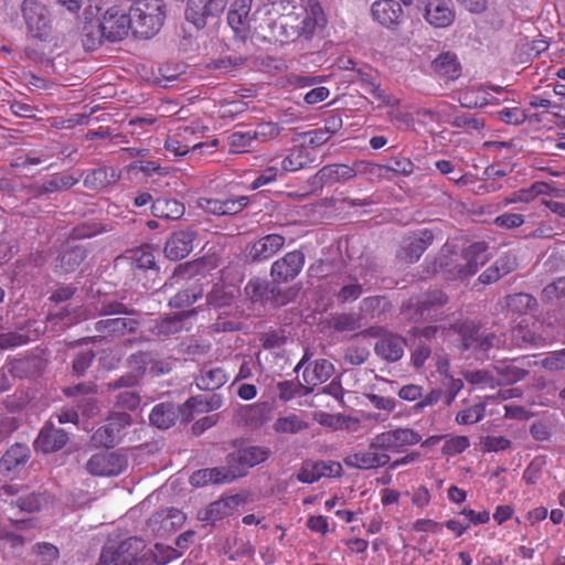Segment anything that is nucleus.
Listing matches in <instances>:
<instances>
[{"instance_id":"1","label":"nucleus","mask_w":565,"mask_h":565,"mask_svg":"<svg viewBox=\"0 0 565 565\" xmlns=\"http://www.w3.org/2000/svg\"><path fill=\"white\" fill-rule=\"evenodd\" d=\"M132 33L139 38H151L161 29L166 12L162 0H136L129 9Z\"/></svg>"},{"instance_id":"2","label":"nucleus","mask_w":565,"mask_h":565,"mask_svg":"<svg viewBox=\"0 0 565 565\" xmlns=\"http://www.w3.org/2000/svg\"><path fill=\"white\" fill-rule=\"evenodd\" d=\"M146 543L139 537H128L120 542L109 541L102 550V564L105 565H142L140 554Z\"/></svg>"},{"instance_id":"3","label":"nucleus","mask_w":565,"mask_h":565,"mask_svg":"<svg viewBox=\"0 0 565 565\" xmlns=\"http://www.w3.org/2000/svg\"><path fill=\"white\" fill-rule=\"evenodd\" d=\"M489 245L479 241L466 247L455 265H450L448 274L450 279H465L477 273L480 266L489 259ZM449 266V264H447Z\"/></svg>"},{"instance_id":"4","label":"nucleus","mask_w":565,"mask_h":565,"mask_svg":"<svg viewBox=\"0 0 565 565\" xmlns=\"http://www.w3.org/2000/svg\"><path fill=\"white\" fill-rule=\"evenodd\" d=\"M21 13L28 32L39 40H45L52 29L51 14L47 8L38 0H23Z\"/></svg>"},{"instance_id":"5","label":"nucleus","mask_w":565,"mask_h":565,"mask_svg":"<svg viewBox=\"0 0 565 565\" xmlns=\"http://www.w3.org/2000/svg\"><path fill=\"white\" fill-rule=\"evenodd\" d=\"M132 423L127 412H111L106 423L100 426L92 436L95 446L111 448L117 445L124 435V430Z\"/></svg>"},{"instance_id":"6","label":"nucleus","mask_w":565,"mask_h":565,"mask_svg":"<svg viewBox=\"0 0 565 565\" xmlns=\"http://www.w3.org/2000/svg\"><path fill=\"white\" fill-rule=\"evenodd\" d=\"M270 450L262 446H246L227 454L225 462L228 465L235 480L244 477L248 469L268 459Z\"/></svg>"},{"instance_id":"7","label":"nucleus","mask_w":565,"mask_h":565,"mask_svg":"<svg viewBox=\"0 0 565 565\" xmlns=\"http://www.w3.org/2000/svg\"><path fill=\"white\" fill-rule=\"evenodd\" d=\"M374 169L376 166L364 161H355L352 166L327 164L315 174V182L320 185L345 182L359 174L373 173Z\"/></svg>"},{"instance_id":"8","label":"nucleus","mask_w":565,"mask_h":565,"mask_svg":"<svg viewBox=\"0 0 565 565\" xmlns=\"http://www.w3.org/2000/svg\"><path fill=\"white\" fill-rule=\"evenodd\" d=\"M132 31L129 11L113 6L108 8L98 24V32L109 42L121 41Z\"/></svg>"},{"instance_id":"9","label":"nucleus","mask_w":565,"mask_h":565,"mask_svg":"<svg viewBox=\"0 0 565 565\" xmlns=\"http://www.w3.org/2000/svg\"><path fill=\"white\" fill-rule=\"evenodd\" d=\"M422 441V436L411 428H396L383 431L373 437V445L381 447L384 452H402L404 447Z\"/></svg>"},{"instance_id":"10","label":"nucleus","mask_w":565,"mask_h":565,"mask_svg":"<svg viewBox=\"0 0 565 565\" xmlns=\"http://www.w3.org/2000/svg\"><path fill=\"white\" fill-rule=\"evenodd\" d=\"M391 461V456L381 447L373 445L371 439L367 449L347 455L343 462L347 467L360 470H372L385 467Z\"/></svg>"},{"instance_id":"11","label":"nucleus","mask_w":565,"mask_h":565,"mask_svg":"<svg viewBox=\"0 0 565 565\" xmlns=\"http://www.w3.org/2000/svg\"><path fill=\"white\" fill-rule=\"evenodd\" d=\"M128 460L118 452H98L86 462V470L92 476H118L126 470Z\"/></svg>"},{"instance_id":"12","label":"nucleus","mask_w":565,"mask_h":565,"mask_svg":"<svg viewBox=\"0 0 565 565\" xmlns=\"http://www.w3.org/2000/svg\"><path fill=\"white\" fill-rule=\"evenodd\" d=\"M462 350H472L478 353H487L491 348H499L504 343L501 335L493 332L486 333L473 324L466 323L461 330Z\"/></svg>"},{"instance_id":"13","label":"nucleus","mask_w":565,"mask_h":565,"mask_svg":"<svg viewBox=\"0 0 565 565\" xmlns=\"http://www.w3.org/2000/svg\"><path fill=\"white\" fill-rule=\"evenodd\" d=\"M286 238L280 234H268L253 243L245 249V260L248 264H258L270 259L285 245Z\"/></svg>"},{"instance_id":"14","label":"nucleus","mask_w":565,"mask_h":565,"mask_svg":"<svg viewBox=\"0 0 565 565\" xmlns=\"http://www.w3.org/2000/svg\"><path fill=\"white\" fill-rule=\"evenodd\" d=\"M418 7L426 22L434 28H447L455 21L451 0H418Z\"/></svg>"},{"instance_id":"15","label":"nucleus","mask_w":565,"mask_h":565,"mask_svg":"<svg viewBox=\"0 0 565 565\" xmlns=\"http://www.w3.org/2000/svg\"><path fill=\"white\" fill-rule=\"evenodd\" d=\"M371 14L374 21L392 31L397 30L406 20L403 6L397 0L374 1Z\"/></svg>"},{"instance_id":"16","label":"nucleus","mask_w":565,"mask_h":565,"mask_svg":"<svg viewBox=\"0 0 565 565\" xmlns=\"http://www.w3.org/2000/svg\"><path fill=\"white\" fill-rule=\"evenodd\" d=\"M342 466L337 461L324 460H305L301 463L297 480L301 483H313L321 478L340 477L342 475Z\"/></svg>"},{"instance_id":"17","label":"nucleus","mask_w":565,"mask_h":565,"mask_svg":"<svg viewBox=\"0 0 565 565\" xmlns=\"http://www.w3.org/2000/svg\"><path fill=\"white\" fill-rule=\"evenodd\" d=\"M227 0H188L185 19L202 29L206 24L207 18H214L221 14Z\"/></svg>"},{"instance_id":"18","label":"nucleus","mask_w":565,"mask_h":565,"mask_svg":"<svg viewBox=\"0 0 565 565\" xmlns=\"http://www.w3.org/2000/svg\"><path fill=\"white\" fill-rule=\"evenodd\" d=\"M305 265V255L300 250H292L275 260L270 267V276L277 284L295 279Z\"/></svg>"},{"instance_id":"19","label":"nucleus","mask_w":565,"mask_h":565,"mask_svg":"<svg viewBox=\"0 0 565 565\" xmlns=\"http://www.w3.org/2000/svg\"><path fill=\"white\" fill-rule=\"evenodd\" d=\"M249 199L241 195L237 198H228L224 200L213 198H199L196 205L202 211L216 215L226 216L235 215L242 212L248 204Z\"/></svg>"},{"instance_id":"20","label":"nucleus","mask_w":565,"mask_h":565,"mask_svg":"<svg viewBox=\"0 0 565 565\" xmlns=\"http://www.w3.org/2000/svg\"><path fill=\"white\" fill-rule=\"evenodd\" d=\"M532 362L525 358L513 360H501L493 365V370L498 374V385L514 384L522 381L530 372Z\"/></svg>"},{"instance_id":"21","label":"nucleus","mask_w":565,"mask_h":565,"mask_svg":"<svg viewBox=\"0 0 565 565\" xmlns=\"http://www.w3.org/2000/svg\"><path fill=\"white\" fill-rule=\"evenodd\" d=\"M184 521L185 515L180 510L167 508L152 514L148 526L157 535L164 536L181 527Z\"/></svg>"},{"instance_id":"22","label":"nucleus","mask_w":565,"mask_h":565,"mask_svg":"<svg viewBox=\"0 0 565 565\" xmlns=\"http://www.w3.org/2000/svg\"><path fill=\"white\" fill-rule=\"evenodd\" d=\"M434 235L429 230L418 231L403 239L397 256L406 263H414L419 259L423 253L433 243Z\"/></svg>"},{"instance_id":"23","label":"nucleus","mask_w":565,"mask_h":565,"mask_svg":"<svg viewBox=\"0 0 565 565\" xmlns=\"http://www.w3.org/2000/svg\"><path fill=\"white\" fill-rule=\"evenodd\" d=\"M196 233L192 230H182L172 233L164 245V255L171 260L186 257L194 247Z\"/></svg>"},{"instance_id":"24","label":"nucleus","mask_w":565,"mask_h":565,"mask_svg":"<svg viewBox=\"0 0 565 565\" xmlns=\"http://www.w3.org/2000/svg\"><path fill=\"white\" fill-rule=\"evenodd\" d=\"M67 440L68 435L64 429L45 424L34 441V447L38 451L50 454L62 449Z\"/></svg>"},{"instance_id":"25","label":"nucleus","mask_w":565,"mask_h":565,"mask_svg":"<svg viewBox=\"0 0 565 565\" xmlns=\"http://www.w3.org/2000/svg\"><path fill=\"white\" fill-rule=\"evenodd\" d=\"M406 340L394 333L383 334L374 344L375 354L386 362H396L404 355Z\"/></svg>"},{"instance_id":"26","label":"nucleus","mask_w":565,"mask_h":565,"mask_svg":"<svg viewBox=\"0 0 565 565\" xmlns=\"http://www.w3.org/2000/svg\"><path fill=\"white\" fill-rule=\"evenodd\" d=\"M244 502L239 494H233L221 498L207 505L201 519L211 523L223 520L234 513V511Z\"/></svg>"},{"instance_id":"27","label":"nucleus","mask_w":565,"mask_h":565,"mask_svg":"<svg viewBox=\"0 0 565 565\" xmlns=\"http://www.w3.org/2000/svg\"><path fill=\"white\" fill-rule=\"evenodd\" d=\"M235 480L228 465L215 468L200 469L192 473L190 482L194 487H205L207 484H224Z\"/></svg>"},{"instance_id":"28","label":"nucleus","mask_w":565,"mask_h":565,"mask_svg":"<svg viewBox=\"0 0 565 565\" xmlns=\"http://www.w3.org/2000/svg\"><path fill=\"white\" fill-rule=\"evenodd\" d=\"M326 22L327 20L320 3L309 1L305 17L297 26L298 33L300 36L309 40L316 34L317 30L323 29Z\"/></svg>"},{"instance_id":"29","label":"nucleus","mask_w":565,"mask_h":565,"mask_svg":"<svg viewBox=\"0 0 565 565\" xmlns=\"http://www.w3.org/2000/svg\"><path fill=\"white\" fill-rule=\"evenodd\" d=\"M334 373V366L332 362L327 359L316 360L313 367H306L302 373V380L306 383L305 395L310 394L313 388L328 381Z\"/></svg>"},{"instance_id":"30","label":"nucleus","mask_w":565,"mask_h":565,"mask_svg":"<svg viewBox=\"0 0 565 565\" xmlns=\"http://www.w3.org/2000/svg\"><path fill=\"white\" fill-rule=\"evenodd\" d=\"M252 1L253 0H235L231 4L227 22L236 33L245 32L250 28L253 20L250 15Z\"/></svg>"},{"instance_id":"31","label":"nucleus","mask_w":565,"mask_h":565,"mask_svg":"<svg viewBox=\"0 0 565 565\" xmlns=\"http://www.w3.org/2000/svg\"><path fill=\"white\" fill-rule=\"evenodd\" d=\"M139 321L134 318H109L95 322V330L100 337L122 335L126 332H135Z\"/></svg>"},{"instance_id":"32","label":"nucleus","mask_w":565,"mask_h":565,"mask_svg":"<svg viewBox=\"0 0 565 565\" xmlns=\"http://www.w3.org/2000/svg\"><path fill=\"white\" fill-rule=\"evenodd\" d=\"M431 72L446 81H455L461 74V66L451 52L439 54L430 64Z\"/></svg>"},{"instance_id":"33","label":"nucleus","mask_w":565,"mask_h":565,"mask_svg":"<svg viewBox=\"0 0 565 565\" xmlns=\"http://www.w3.org/2000/svg\"><path fill=\"white\" fill-rule=\"evenodd\" d=\"M194 131L190 127L182 128L179 132L169 136L166 140V149L174 156L182 157L188 152L202 149L205 143H191L188 138L193 136Z\"/></svg>"},{"instance_id":"34","label":"nucleus","mask_w":565,"mask_h":565,"mask_svg":"<svg viewBox=\"0 0 565 565\" xmlns=\"http://www.w3.org/2000/svg\"><path fill=\"white\" fill-rule=\"evenodd\" d=\"M120 175L114 168L100 167L94 170H90L84 177V186L98 191L110 184L116 183L119 180Z\"/></svg>"},{"instance_id":"35","label":"nucleus","mask_w":565,"mask_h":565,"mask_svg":"<svg viewBox=\"0 0 565 565\" xmlns=\"http://www.w3.org/2000/svg\"><path fill=\"white\" fill-rule=\"evenodd\" d=\"M30 458V448L25 444L12 445L0 459V470L11 472L24 466Z\"/></svg>"},{"instance_id":"36","label":"nucleus","mask_w":565,"mask_h":565,"mask_svg":"<svg viewBox=\"0 0 565 565\" xmlns=\"http://www.w3.org/2000/svg\"><path fill=\"white\" fill-rule=\"evenodd\" d=\"M87 257V249L83 245H74L64 249L56 263V268L62 274L73 273Z\"/></svg>"},{"instance_id":"37","label":"nucleus","mask_w":565,"mask_h":565,"mask_svg":"<svg viewBox=\"0 0 565 565\" xmlns=\"http://www.w3.org/2000/svg\"><path fill=\"white\" fill-rule=\"evenodd\" d=\"M448 297L440 290H434L418 303V312L423 319L437 321L440 319L438 309L446 305Z\"/></svg>"},{"instance_id":"38","label":"nucleus","mask_w":565,"mask_h":565,"mask_svg":"<svg viewBox=\"0 0 565 565\" xmlns=\"http://www.w3.org/2000/svg\"><path fill=\"white\" fill-rule=\"evenodd\" d=\"M223 404V398L218 394H212L209 396L198 395L190 397L183 405V411L189 409L190 414L186 415L185 419L190 420L192 412L194 413H207L211 411L218 409Z\"/></svg>"},{"instance_id":"39","label":"nucleus","mask_w":565,"mask_h":565,"mask_svg":"<svg viewBox=\"0 0 565 565\" xmlns=\"http://www.w3.org/2000/svg\"><path fill=\"white\" fill-rule=\"evenodd\" d=\"M184 211L183 203L175 199L159 198L151 204V213L160 218L179 220Z\"/></svg>"},{"instance_id":"40","label":"nucleus","mask_w":565,"mask_h":565,"mask_svg":"<svg viewBox=\"0 0 565 565\" xmlns=\"http://www.w3.org/2000/svg\"><path fill=\"white\" fill-rule=\"evenodd\" d=\"M228 380L227 373L222 367H204L195 379L196 386L203 391H215L222 387Z\"/></svg>"},{"instance_id":"41","label":"nucleus","mask_w":565,"mask_h":565,"mask_svg":"<svg viewBox=\"0 0 565 565\" xmlns=\"http://www.w3.org/2000/svg\"><path fill=\"white\" fill-rule=\"evenodd\" d=\"M315 161V156L305 148L296 147L282 159L281 168L287 172H296L309 167Z\"/></svg>"},{"instance_id":"42","label":"nucleus","mask_w":565,"mask_h":565,"mask_svg":"<svg viewBox=\"0 0 565 565\" xmlns=\"http://www.w3.org/2000/svg\"><path fill=\"white\" fill-rule=\"evenodd\" d=\"M191 312L192 311L186 313L174 315L156 321L153 327L151 328L152 334L157 337H170L175 333H179L180 331L183 330L184 318L189 317Z\"/></svg>"},{"instance_id":"43","label":"nucleus","mask_w":565,"mask_h":565,"mask_svg":"<svg viewBox=\"0 0 565 565\" xmlns=\"http://www.w3.org/2000/svg\"><path fill=\"white\" fill-rule=\"evenodd\" d=\"M498 98L490 95L483 87L466 92L460 97V104L466 108H482L488 105H498Z\"/></svg>"},{"instance_id":"44","label":"nucleus","mask_w":565,"mask_h":565,"mask_svg":"<svg viewBox=\"0 0 565 565\" xmlns=\"http://www.w3.org/2000/svg\"><path fill=\"white\" fill-rule=\"evenodd\" d=\"M175 412L173 405L169 403H160L156 405L150 415V423L159 429H168L175 422Z\"/></svg>"},{"instance_id":"45","label":"nucleus","mask_w":565,"mask_h":565,"mask_svg":"<svg viewBox=\"0 0 565 565\" xmlns=\"http://www.w3.org/2000/svg\"><path fill=\"white\" fill-rule=\"evenodd\" d=\"M203 295V285L194 281L185 289L177 292L170 300L169 305L173 308L189 307Z\"/></svg>"},{"instance_id":"46","label":"nucleus","mask_w":565,"mask_h":565,"mask_svg":"<svg viewBox=\"0 0 565 565\" xmlns=\"http://www.w3.org/2000/svg\"><path fill=\"white\" fill-rule=\"evenodd\" d=\"M130 363L131 364L132 363L141 364V366H143L145 370L149 365V372L153 376H159V375L167 374L171 370L170 362L164 361V360H162V361H154V360L151 359L150 353L142 352V351L132 354L130 356Z\"/></svg>"},{"instance_id":"47","label":"nucleus","mask_w":565,"mask_h":565,"mask_svg":"<svg viewBox=\"0 0 565 565\" xmlns=\"http://www.w3.org/2000/svg\"><path fill=\"white\" fill-rule=\"evenodd\" d=\"M505 306L516 313H527L537 307V300L530 294L519 292L505 297Z\"/></svg>"},{"instance_id":"48","label":"nucleus","mask_w":565,"mask_h":565,"mask_svg":"<svg viewBox=\"0 0 565 565\" xmlns=\"http://www.w3.org/2000/svg\"><path fill=\"white\" fill-rule=\"evenodd\" d=\"M278 434H297L308 428V424L296 414L278 417L273 424Z\"/></svg>"},{"instance_id":"49","label":"nucleus","mask_w":565,"mask_h":565,"mask_svg":"<svg viewBox=\"0 0 565 565\" xmlns=\"http://www.w3.org/2000/svg\"><path fill=\"white\" fill-rule=\"evenodd\" d=\"M541 299L546 303H555L559 306L565 303V277H561L544 287L541 294Z\"/></svg>"},{"instance_id":"50","label":"nucleus","mask_w":565,"mask_h":565,"mask_svg":"<svg viewBox=\"0 0 565 565\" xmlns=\"http://www.w3.org/2000/svg\"><path fill=\"white\" fill-rule=\"evenodd\" d=\"M233 300V291L225 286L215 285L206 295V303L218 309L230 307Z\"/></svg>"},{"instance_id":"51","label":"nucleus","mask_w":565,"mask_h":565,"mask_svg":"<svg viewBox=\"0 0 565 565\" xmlns=\"http://www.w3.org/2000/svg\"><path fill=\"white\" fill-rule=\"evenodd\" d=\"M465 380L481 387H495L498 385L497 379L490 370H468L463 372Z\"/></svg>"},{"instance_id":"52","label":"nucleus","mask_w":565,"mask_h":565,"mask_svg":"<svg viewBox=\"0 0 565 565\" xmlns=\"http://www.w3.org/2000/svg\"><path fill=\"white\" fill-rule=\"evenodd\" d=\"M130 365L134 367V371L120 376L117 380L109 382L108 383L109 388H111V390H117V388H121V387L129 388V387L136 386L140 382L142 375L145 374L143 366H141V364H135V363H132V364L130 363Z\"/></svg>"},{"instance_id":"53","label":"nucleus","mask_w":565,"mask_h":565,"mask_svg":"<svg viewBox=\"0 0 565 565\" xmlns=\"http://www.w3.org/2000/svg\"><path fill=\"white\" fill-rule=\"evenodd\" d=\"M79 178L73 174H54L51 179L45 181L44 191L55 193L66 191L77 184Z\"/></svg>"},{"instance_id":"54","label":"nucleus","mask_w":565,"mask_h":565,"mask_svg":"<svg viewBox=\"0 0 565 565\" xmlns=\"http://www.w3.org/2000/svg\"><path fill=\"white\" fill-rule=\"evenodd\" d=\"M450 125L456 128L466 129L469 132L480 131L484 128V120L475 115L462 113L457 114L450 121Z\"/></svg>"},{"instance_id":"55","label":"nucleus","mask_w":565,"mask_h":565,"mask_svg":"<svg viewBox=\"0 0 565 565\" xmlns=\"http://www.w3.org/2000/svg\"><path fill=\"white\" fill-rule=\"evenodd\" d=\"M255 139V134L250 131H235L227 137V143L231 152L241 153L247 151Z\"/></svg>"},{"instance_id":"56","label":"nucleus","mask_w":565,"mask_h":565,"mask_svg":"<svg viewBox=\"0 0 565 565\" xmlns=\"http://www.w3.org/2000/svg\"><path fill=\"white\" fill-rule=\"evenodd\" d=\"M486 405L482 403L475 404L466 409L457 413L456 422L459 425H471L480 422L484 417Z\"/></svg>"},{"instance_id":"57","label":"nucleus","mask_w":565,"mask_h":565,"mask_svg":"<svg viewBox=\"0 0 565 565\" xmlns=\"http://www.w3.org/2000/svg\"><path fill=\"white\" fill-rule=\"evenodd\" d=\"M95 352L92 349H85L76 353L72 362V371L76 376H83L95 360Z\"/></svg>"},{"instance_id":"58","label":"nucleus","mask_w":565,"mask_h":565,"mask_svg":"<svg viewBox=\"0 0 565 565\" xmlns=\"http://www.w3.org/2000/svg\"><path fill=\"white\" fill-rule=\"evenodd\" d=\"M332 326L339 332L355 331L361 328V320L354 313H341L332 318Z\"/></svg>"},{"instance_id":"59","label":"nucleus","mask_w":565,"mask_h":565,"mask_svg":"<svg viewBox=\"0 0 565 565\" xmlns=\"http://www.w3.org/2000/svg\"><path fill=\"white\" fill-rule=\"evenodd\" d=\"M303 390L306 392V383L297 382L294 380L281 381L277 383L278 396L281 401L288 402Z\"/></svg>"},{"instance_id":"60","label":"nucleus","mask_w":565,"mask_h":565,"mask_svg":"<svg viewBox=\"0 0 565 565\" xmlns=\"http://www.w3.org/2000/svg\"><path fill=\"white\" fill-rule=\"evenodd\" d=\"M132 266L139 269H149L154 265V255L149 247H140L131 252Z\"/></svg>"},{"instance_id":"61","label":"nucleus","mask_w":565,"mask_h":565,"mask_svg":"<svg viewBox=\"0 0 565 565\" xmlns=\"http://www.w3.org/2000/svg\"><path fill=\"white\" fill-rule=\"evenodd\" d=\"M525 222V216L520 213H510L505 212L498 215L493 220V224L497 227L505 228V230H514L522 226Z\"/></svg>"},{"instance_id":"62","label":"nucleus","mask_w":565,"mask_h":565,"mask_svg":"<svg viewBox=\"0 0 565 565\" xmlns=\"http://www.w3.org/2000/svg\"><path fill=\"white\" fill-rule=\"evenodd\" d=\"M431 354L430 344L425 341H415L411 353V361L414 367H422Z\"/></svg>"},{"instance_id":"63","label":"nucleus","mask_w":565,"mask_h":565,"mask_svg":"<svg viewBox=\"0 0 565 565\" xmlns=\"http://www.w3.org/2000/svg\"><path fill=\"white\" fill-rule=\"evenodd\" d=\"M140 395L135 391H122L116 396V407L126 409V411H135L138 408L140 404Z\"/></svg>"},{"instance_id":"64","label":"nucleus","mask_w":565,"mask_h":565,"mask_svg":"<svg viewBox=\"0 0 565 565\" xmlns=\"http://www.w3.org/2000/svg\"><path fill=\"white\" fill-rule=\"evenodd\" d=\"M542 366L548 371L565 369V349L548 353L542 361Z\"/></svg>"}]
</instances>
